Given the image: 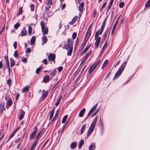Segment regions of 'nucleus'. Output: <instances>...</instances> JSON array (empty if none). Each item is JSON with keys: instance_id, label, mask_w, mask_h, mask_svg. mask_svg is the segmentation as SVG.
Masks as SVG:
<instances>
[{"instance_id": "obj_1", "label": "nucleus", "mask_w": 150, "mask_h": 150, "mask_svg": "<svg viewBox=\"0 0 150 150\" xmlns=\"http://www.w3.org/2000/svg\"><path fill=\"white\" fill-rule=\"evenodd\" d=\"M97 117L96 116V117L91 124L87 134V136L88 137L91 134L94 129L98 119Z\"/></svg>"}, {"instance_id": "obj_2", "label": "nucleus", "mask_w": 150, "mask_h": 150, "mask_svg": "<svg viewBox=\"0 0 150 150\" xmlns=\"http://www.w3.org/2000/svg\"><path fill=\"white\" fill-rule=\"evenodd\" d=\"M126 64L127 62H125L122 64L119 70L115 74L113 79V80L116 79L121 75L122 72L124 69Z\"/></svg>"}, {"instance_id": "obj_3", "label": "nucleus", "mask_w": 150, "mask_h": 150, "mask_svg": "<svg viewBox=\"0 0 150 150\" xmlns=\"http://www.w3.org/2000/svg\"><path fill=\"white\" fill-rule=\"evenodd\" d=\"M126 64L127 62H125L122 64L119 70L115 74L113 79V80L116 79L121 75L122 72L124 69Z\"/></svg>"}, {"instance_id": "obj_4", "label": "nucleus", "mask_w": 150, "mask_h": 150, "mask_svg": "<svg viewBox=\"0 0 150 150\" xmlns=\"http://www.w3.org/2000/svg\"><path fill=\"white\" fill-rule=\"evenodd\" d=\"M99 30L96 32L95 35V39H96V41L95 43V48H98L100 43L101 39V37H98Z\"/></svg>"}, {"instance_id": "obj_5", "label": "nucleus", "mask_w": 150, "mask_h": 150, "mask_svg": "<svg viewBox=\"0 0 150 150\" xmlns=\"http://www.w3.org/2000/svg\"><path fill=\"white\" fill-rule=\"evenodd\" d=\"M42 32L43 35H47L48 32V29L47 27L45 26V24L42 21L40 22Z\"/></svg>"}, {"instance_id": "obj_6", "label": "nucleus", "mask_w": 150, "mask_h": 150, "mask_svg": "<svg viewBox=\"0 0 150 150\" xmlns=\"http://www.w3.org/2000/svg\"><path fill=\"white\" fill-rule=\"evenodd\" d=\"M55 58V54L54 53H51L50 54L48 57V58L49 61H54Z\"/></svg>"}, {"instance_id": "obj_7", "label": "nucleus", "mask_w": 150, "mask_h": 150, "mask_svg": "<svg viewBox=\"0 0 150 150\" xmlns=\"http://www.w3.org/2000/svg\"><path fill=\"white\" fill-rule=\"evenodd\" d=\"M120 18V16L118 17V18L117 19L114 25L113 26L112 29V32H111V35H112L114 33L115 29L116 28V27L117 26V25Z\"/></svg>"}, {"instance_id": "obj_8", "label": "nucleus", "mask_w": 150, "mask_h": 150, "mask_svg": "<svg viewBox=\"0 0 150 150\" xmlns=\"http://www.w3.org/2000/svg\"><path fill=\"white\" fill-rule=\"evenodd\" d=\"M37 130V128L36 127H35L34 128L33 132L31 133V134L30 136V139L32 140L34 138L35 135L36 134Z\"/></svg>"}, {"instance_id": "obj_9", "label": "nucleus", "mask_w": 150, "mask_h": 150, "mask_svg": "<svg viewBox=\"0 0 150 150\" xmlns=\"http://www.w3.org/2000/svg\"><path fill=\"white\" fill-rule=\"evenodd\" d=\"M106 24V19H105V20L103 21V22L102 24V25L101 26V28L100 29V32L99 33V34L100 35H101L102 33V32L104 30V28L105 26V25Z\"/></svg>"}, {"instance_id": "obj_10", "label": "nucleus", "mask_w": 150, "mask_h": 150, "mask_svg": "<svg viewBox=\"0 0 150 150\" xmlns=\"http://www.w3.org/2000/svg\"><path fill=\"white\" fill-rule=\"evenodd\" d=\"M106 24V19H105V20L103 21V22L102 24V25L101 26V28L100 29V32L99 33V34L100 35H101L102 33V32L104 30V28L105 26V25Z\"/></svg>"}, {"instance_id": "obj_11", "label": "nucleus", "mask_w": 150, "mask_h": 150, "mask_svg": "<svg viewBox=\"0 0 150 150\" xmlns=\"http://www.w3.org/2000/svg\"><path fill=\"white\" fill-rule=\"evenodd\" d=\"M13 102L11 99L9 98L6 102V108L8 109L9 107L12 104Z\"/></svg>"}, {"instance_id": "obj_12", "label": "nucleus", "mask_w": 150, "mask_h": 150, "mask_svg": "<svg viewBox=\"0 0 150 150\" xmlns=\"http://www.w3.org/2000/svg\"><path fill=\"white\" fill-rule=\"evenodd\" d=\"M93 64L90 67L88 70V74L90 75L91 73L94 70L96 67Z\"/></svg>"}, {"instance_id": "obj_13", "label": "nucleus", "mask_w": 150, "mask_h": 150, "mask_svg": "<svg viewBox=\"0 0 150 150\" xmlns=\"http://www.w3.org/2000/svg\"><path fill=\"white\" fill-rule=\"evenodd\" d=\"M97 106V104H96L92 108L88 113L87 117H88L96 109Z\"/></svg>"}, {"instance_id": "obj_14", "label": "nucleus", "mask_w": 150, "mask_h": 150, "mask_svg": "<svg viewBox=\"0 0 150 150\" xmlns=\"http://www.w3.org/2000/svg\"><path fill=\"white\" fill-rule=\"evenodd\" d=\"M59 109H58L57 110V111L56 112L55 114V115L54 116V117L52 119L51 122L49 123L48 124V126H50V125H51L52 124V122H53L55 120L56 118V117L57 116V115H58V113L59 112Z\"/></svg>"}, {"instance_id": "obj_15", "label": "nucleus", "mask_w": 150, "mask_h": 150, "mask_svg": "<svg viewBox=\"0 0 150 150\" xmlns=\"http://www.w3.org/2000/svg\"><path fill=\"white\" fill-rule=\"evenodd\" d=\"M42 40L43 41L42 43V45L46 43L47 41V38L46 36L45 35H43V36L42 37Z\"/></svg>"}, {"instance_id": "obj_16", "label": "nucleus", "mask_w": 150, "mask_h": 150, "mask_svg": "<svg viewBox=\"0 0 150 150\" xmlns=\"http://www.w3.org/2000/svg\"><path fill=\"white\" fill-rule=\"evenodd\" d=\"M77 143L76 142H73L70 145V147L71 149H75Z\"/></svg>"}, {"instance_id": "obj_17", "label": "nucleus", "mask_w": 150, "mask_h": 150, "mask_svg": "<svg viewBox=\"0 0 150 150\" xmlns=\"http://www.w3.org/2000/svg\"><path fill=\"white\" fill-rule=\"evenodd\" d=\"M86 109L84 108H83L80 112L79 116V117H81L83 116L84 113L85 112Z\"/></svg>"}, {"instance_id": "obj_18", "label": "nucleus", "mask_w": 150, "mask_h": 150, "mask_svg": "<svg viewBox=\"0 0 150 150\" xmlns=\"http://www.w3.org/2000/svg\"><path fill=\"white\" fill-rule=\"evenodd\" d=\"M84 4L83 2H82L80 4L79 7V11L81 12L82 11L84 7Z\"/></svg>"}, {"instance_id": "obj_19", "label": "nucleus", "mask_w": 150, "mask_h": 150, "mask_svg": "<svg viewBox=\"0 0 150 150\" xmlns=\"http://www.w3.org/2000/svg\"><path fill=\"white\" fill-rule=\"evenodd\" d=\"M25 112L21 110V113L20 114L19 117L20 120H21L23 118L25 114Z\"/></svg>"}, {"instance_id": "obj_20", "label": "nucleus", "mask_w": 150, "mask_h": 150, "mask_svg": "<svg viewBox=\"0 0 150 150\" xmlns=\"http://www.w3.org/2000/svg\"><path fill=\"white\" fill-rule=\"evenodd\" d=\"M30 87V86H26L25 87L23 88L22 92V93H25L27 92L28 91Z\"/></svg>"}, {"instance_id": "obj_21", "label": "nucleus", "mask_w": 150, "mask_h": 150, "mask_svg": "<svg viewBox=\"0 0 150 150\" xmlns=\"http://www.w3.org/2000/svg\"><path fill=\"white\" fill-rule=\"evenodd\" d=\"M50 80V79L49 76H46L44 77L42 81H43L45 83H47L49 82Z\"/></svg>"}, {"instance_id": "obj_22", "label": "nucleus", "mask_w": 150, "mask_h": 150, "mask_svg": "<svg viewBox=\"0 0 150 150\" xmlns=\"http://www.w3.org/2000/svg\"><path fill=\"white\" fill-rule=\"evenodd\" d=\"M77 16H75L73 17L72 19V20L69 23L70 25H72L77 20Z\"/></svg>"}, {"instance_id": "obj_23", "label": "nucleus", "mask_w": 150, "mask_h": 150, "mask_svg": "<svg viewBox=\"0 0 150 150\" xmlns=\"http://www.w3.org/2000/svg\"><path fill=\"white\" fill-rule=\"evenodd\" d=\"M27 34V31L25 28H23L21 31V36L22 37L25 35Z\"/></svg>"}, {"instance_id": "obj_24", "label": "nucleus", "mask_w": 150, "mask_h": 150, "mask_svg": "<svg viewBox=\"0 0 150 150\" xmlns=\"http://www.w3.org/2000/svg\"><path fill=\"white\" fill-rule=\"evenodd\" d=\"M18 130V129H15V130H14V131H13V132H12V134H11V135L10 136V137H9V139H8V140L6 142H8L9 140L11 139V138L12 137H13V136H14V135H15L16 132H17V130Z\"/></svg>"}, {"instance_id": "obj_25", "label": "nucleus", "mask_w": 150, "mask_h": 150, "mask_svg": "<svg viewBox=\"0 0 150 150\" xmlns=\"http://www.w3.org/2000/svg\"><path fill=\"white\" fill-rule=\"evenodd\" d=\"M96 146L95 144H91L89 146V150H95Z\"/></svg>"}, {"instance_id": "obj_26", "label": "nucleus", "mask_w": 150, "mask_h": 150, "mask_svg": "<svg viewBox=\"0 0 150 150\" xmlns=\"http://www.w3.org/2000/svg\"><path fill=\"white\" fill-rule=\"evenodd\" d=\"M84 144V140L81 139L79 142L78 148L80 149Z\"/></svg>"}, {"instance_id": "obj_27", "label": "nucleus", "mask_w": 150, "mask_h": 150, "mask_svg": "<svg viewBox=\"0 0 150 150\" xmlns=\"http://www.w3.org/2000/svg\"><path fill=\"white\" fill-rule=\"evenodd\" d=\"M108 62L109 61L108 59H107L105 61L102 67V69H103L108 64Z\"/></svg>"}, {"instance_id": "obj_28", "label": "nucleus", "mask_w": 150, "mask_h": 150, "mask_svg": "<svg viewBox=\"0 0 150 150\" xmlns=\"http://www.w3.org/2000/svg\"><path fill=\"white\" fill-rule=\"evenodd\" d=\"M43 132V130H41L37 134L36 136V141H38L40 138V136L41 134Z\"/></svg>"}, {"instance_id": "obj_29", "label": "nucleus", "mask_w": 150, "mask_h": 150, "mask_svg": "<svg viewBox=\"0 0 150 150\" xmlns=\"http://www.w3.org/2000/svg\"><path fill=\"white\" fill-rule=\"evenodd\" d=\"M71 47L73 48V46L69 44H67L64 45V47H63V48H65L66 50H68L69 49H70V48H71Z\"/></svg>"}, {"instance_id": "obj_30", "label": "nucleus", "mask_w": 150, "mask_h": 150, "mask_svg": "<svg viewBox=\"0 0 150 150\" xmlns=\"http://www.w3.org/2000/svg\"><path fill=\"white\" fill-rule=\"evenodd\" d=\"M108 33V29L105 32V33L103 34V36L102 39L103 38L104 39V40H105V39L107 36Z\"/></svg>"}, {"instance_id": "obj_31", "label": "nucleus", "mask_w": 150, "mask_h": 150, "mask_svg": "<svg viewBox=\"0 0 150 150\" xmlns=\"http://www.w3.org/2000/svg\"><path fill=\"white\" fill-rule=\"evenodd\" d=\"M67 44L73 46V40H71V39L68 38L67 41Z\"/></svg>"}, {"instance_id": "obj_32", "label": "nucleus", "mask_w": 150, "mask_h": 150, "mask_svg": "<svg viewBox=\"0 0 150 150\" xmlns=\"http://www.w3.org/2000/svg\"><path fill=\"white\" fill-rule=\"evenodd\" d=\"M4 105H5V103H1L0 104V109L1 110V112H2V111L4 110H5V109L4 108Z\"/></svg>"}, {"instance_id": "obj_33", "label": "nucleus", "mask_w": 150, "mask_h": 150, "mask_svg": "<svg viewBox=\"0 0 150 150\" xmlns=\"http://www.w3.org/2000/svg\"><path fill=\"white\" fill-rule=\"evenodd\" d=\"M35 38L34 36H33L30 40V44L31 45L33 44L35 42Z\"/></svg>"}, {"instance_id": "obj_34", "label": "nucleus", "mask_w": 150, "mask_h": 150, "mask_svg": "<svg viewBox=\"0 0 150 150\" xmlns=\"http://www.w3.org/2000/svg\"><path fill=\"white\" fill-rule=\"evenodd\" d=\"M54 109H52V110L51 111L50 113V117H49V120H50L51 119H52V117L53 116L54 113Z\"/></svg>"}, {"instance_id": "obj_35", "label": "nucleus", "mask_w": 150, "mask_h": 150, "mask_svg": "<svg viewBox=\"0 0 150 150\" xmlns=\"http://www.w3.org/2000/svg\"><path fill=\"white\" fill-rule=\"evenodd\" d=\"M86 127V124H84L81 127V134L82 133H83V132H84V131L85 129V128Z\"/></svg>"}, {"instance_id": "obj_36", "label": "nucleus", "mask_w": 150, "mask_h": 150, "mask_svg": "<svg viewBox=\"0 0 150 150\" xmlns=\"http://www.w3.org/2000/svg\"><path fill=\"white\" fill-rule=\"evenodd\" d=\"M10 60L11 61L10 66L11 67H13L15 65V62L13 58H10Z\"/></svg>"}, {"instance_id": "obj_37", "label": "nucleus", "mask_w": 150, "mask_h": 150, "mask_svg": "<svg viewBox=\"0 0 150 150\" xmlns=\"http://www.w3.org/2000/svg\"><path fill=\"white\" fill-rule=\"evenodd\" d=\"M73 48L72 47L70 48L69 50L68 51L67 53V55L68 56H71Z\"/></svg>"}, {"instance_id": "obj_38", "label": "nucleus", "mask_w": 150, "mask_h": 150, "mask_svg": "<svg viewBox=\"0 0 150 150\" xmlns=\"http://www.w3.org/2000/svg\"><path fill=\"white\" fill-rule=\"evenodd\" d=\"M67 117H68L67 115H65L64 117L63 118V119H62V123H64L67 120Z\"/></svg>"}, {"instance_id": "obj_39", "label": "nucleus", "mask_w": 150, "mask_h": 150, "mask_svg": "<svg viewBox=\"0 0 150 150\" xmlns=\"http://www.w3.org/2000/svg\"><path fill=\"white\" fill-rule=\"evenodd\" d=\"M32 27L30 25H29L28 26V33L29 35H30L32 34Z\"/></svg>"}, {"instance_id": "obj_40", "label": "nucleus", "mask_w": 150, "mask_h": 150, "mask_svg": "<svg viewBox=\"0 0 150 150\" xmlns=\"http://www.w3.org/2000/svg\"><path fill=\"white\" fill-rule=\"evenodd\" d=\"M90 45H91V44L89 45L88 46L86 47L84 49L83 51V52H82V53H83V54L84 53L88 50V49H89V48L90 46Z\"/></svg>"}, {"instance_id": "obj_41", "label": "nucleus", "mask_w": 150, "mask_h": 150, "mask_svg": "<svg viewBox=\"0 0 150 150\" xmlns=\"http://www.w3.org/2000/svg\"><path fill=\"white\" fill-rule=\"evenodd\" d=\"M145 6L146 7H150V0H148L145 4Z\"/></svg>"}, {"instance_id": "obj_42", "label": "nucleus", "mask_w": 150, "mask_h": 150, "mask_svg": "<svg viewBox=\"0 0 150 150\" xmlns=\"http://www.w3.org/2000/svg\"><path fill=\"white\" fill-rule=\"evenodd\" d=\"M62 98V96H61L59 98V99H58V100L57 102L55 104V105L56 106H57L59 103L61 99Z\"/></svg>"}, {"instance_id": "obj_43", "label": "nucleus", "mask_w": 150, "mask_h": 150, "mask_svg": "<svg viewBox=\"0 0 150 150\" xmlns=\"http://www.w3.org/2000/svg\"><path fill=\"white\" fill-rule=\"evenodd\" d=\"M108 40H107L105 42V43L104 46L103 47L102 49V50H104L106 49L107 46H108V44L107 43V42H108Z\"/></svg>"}, {"instance_id": "obj_44", "label": "nucleus", "mask_w": 150, "mask_h": 150, "mask_svg": "<svg viewBox=\"0 0 150 150\" xmlns=\"http://www.w3.org/2000/svg\"><path fill=\"white\" fill-rule=\"evenodd\" d=\"M57 72V70H54L52 71V72L51 73V74H50L51 76L52 77L54 76V75H55V74H56Z\"/></svg>"}, {"instance_id": "obj_45", "label": "nucleus", "mask_w": 150, "mask_h": 150, "mask_svg": "<svg viewBox=\"0 0 150 150\" xmlns=\"http://www.w3.org/2000/svg\"><path fill=\"white\" fill-rule=\"evenodd\" d=\"M48 94V92L46 91L45 92L42 96V98L43 99H45L46 97L47 96Z\"/></svg>"}, {"instance_id": "obj_46", "label": "nucleus", "mask_w": 150, "mask_h": 150, "mask_svg": "<svg viewBox=\"0 0 150 150\" xmlns=\"http://www.w3.org/2000/svg\"><path fill=\"white\" fill-rule=\"evenodd\" d=\"M77 36V33L76 32H74L72 35V38L73 40L75 39Z\"/></svg>"}, {"instance_id": "obj_47", "label": "nucleus", "mask_w": 150, "mask_h": 150, "mask_svg": "<svg viewBox=\"0 0 150 150\" xmlns=\"http://www.w3.org/2000/svg\"><path fill=\"white\" fill-rule=\"evenodd\" d=\"M37 142V141H35L34 142L33 144L31 147L30 149V150H33V149L35 147V146L36 145V143Z\"/></svg>"}, {"instance_id": "obj_48", "label": "nucleus", "mask_w": 150, "mask_h": 150, "mask_svg": "<svg viewBox=\"0 0 150 150\" xmlns=\"http://www.w3.org/2000/svg\"><path fill=\"white\" fill-rule=\"evenodd\" d=\"M7 84L10 86L11 85V81L10 79H8L7 81Z\"/></svg>"}, {"instance_id": "obj_49", "label": "nucleus", "mask_w": 150, "mask_h": 150, "mask_svg": "<svg viewBox=\"0 0 150 150\" xmlns=\"http://www.w3.org/2000/svg\"><path fill=\"white\" fill-rule=\"evenodd\" d=\"M14 56L16 58H17L18 56V52L17 50L15 51L13 54Z\"/></svg>"}, {"instance_id": "obj_50", "label": "nucleus", "mask_w": 150, "mask_h": 150, "mask_svg": "<svg viewBox=\"0 0 150 150\" xmlns=\"http://www.w3.org/2000/svg\"><path fill=\"white\" fill-rule=\"evenodd\" d=\"M124 3L123 2H121L119 4V7L122 8H123V7L124 6Z\"/></svg>"}, {"instance_id": "obj_51", "label": "nucleus", "mask_w": 150, "mask_h": 150, "mask_svg": "<svg viewBox=\"0 0 150 150\" xmlns=\"http://www.w3.org/2000/svg\"><path fill=\"white\" fill-rule=\"evenodd\" d=\"M41 67L40 66L36 69V73L37 74H38L39 73L40 71V70L41 69Z\"/></svg>"}, {"instance_id": "obj_52", "label": "nucleus", "mask_w": 150, "mask_h": 150, "mask_svg": "<svg viewBox=\"0 0 150 150\" xmlns=\"http://www.w3.org/2000/svg\"><path fill=\"white\" fill-rule=\"evenodd\" d=\"M20 26V24L19 23H16L14 25V28L16 29H17Z\"/></svg>"}, {"instance_id": "obj_53", "label": "nucleus", "mask_w": 150, "mask_h": 150, "mask_svg": "<svg viewBox=\"0 0 150 150\" xmlns=\"http://www.w3.org/2000/svg\"><path fill=\"white\" fill-rule=\"evenodd\" d=\"M67 123H65L64 125L62 127V129H61V133H62V132H63V131L64 130V129L67 125Z\"/></svg>"}, {"instance_id": "obj_54", "label": "nucleus", "mask_w": 150, "mask_h": 150, "mask_svg": "<svg viewBox=\"0 0 150 150\" xmlns=\"http://www.w3.org/2000/svg\"><path fill=\"white\" fill-rule=\"evenodd\" d=\"M30 7L31 11H34L35 8V5L34 4H32L30 6Z\"/></svg>"}, {"instance_id": "obj_55", "label": "nucleus", "mask_w": 150, "mask_h": 150, "mask_svg": "<svg viewBox=\"0 0 150 150\" xmlns=\"http://www.w3.org/2000/svg\"><path fill=\"white\" fill-rule=\"evenodd\" d=\"M42 62H43L45 65H47V59H44L42 61Z\"/></svg>"}, {"instance_id": "obj_56", "label": "nucleus", "mask_w": 150, "mask_h": 150, "mask_svg": "<svg viewBox=\"0 0 150 150\" xmlns=\"http://www.w3.org/2000/svg\"><path fill=\"white\" fill-rule=\"evenodd\" d=\"M63 69V67L62 66H60L58 68V72L59 73Z\"/></svg>"}, {"instance_id": "obj_57", "label": "nucleus", "mask_w": 150, "mask_h": 150, "mask_svg": "<svg viewBox=\"0 0 150 150\" xmlns=\"http://www.w3.org/2000/svg\"><path fill=\"white\" fill-rule=\"evenodd\" d=\"M5 57V59L6 60V65H9V61H8V57Z\"/></svg>"}, {"instance_id": "obj_58", "label": "nucleus", "mask_w": 150, "mask_h": 150, "mask_svg": "<svg viewBox=\"0 0 150 150\" xmlns=\"http://www.w3.org/2000/svg\"><path fill=\"white\" fill-rule=\"evenodd\" d=\"M19 14H21L23 12L22 7H21L19 8L18 10Z\"/></svg>"}, {"instance_id": "obj_59", "label": "nucleus", "mask_w": 150, "mask_h": 150, "mask_svg": "<svg viewBox=\"0 0 150 150\" xmlns=\"http://www.w3.org/2000/svg\"><path fill=\"white\" fill-rule=\"evenodd\" d=\"M31 52V49L30 48H27L26 50V53H30V52Z\"/></svg>"}, {"instance_id": "obj_60", "label": "nucleus", "mask_w": 150, "mask_h": 150, "mask_svg": "<svg viewBox=\"0 0 150 150\" xmlns=\"http://www.w3.org/2000/svg\"><path fill=\"white\" fill-rule=\"evenodd\" d=\"M112 4L110 3L109 5L107 8V12L110 9Z\"/></svg>"}, {"instance_id": "obj_61", "label": "nucleus", "mask_w": 150, "mask_h": 150, "mask_svg": "<svg viewBox=\"0 0 150 150\" xmlns=\"http://www.w3.org/2000/svg\"><path fill=\"white\" fill-rule=\"evenodd\" d=\"M13 46L14 49H16L17 47V43L16 41H15L14 42Z\"/></svg>"}, {"instance_id": "obj_62", "label": "nucleus", "mask_w": 150, "mask_h": 150, "mask_svg": "<svg viewBox=\"0 0 150 150\" xmlns=\"http://www.w3.org/2000/svg\"><path fill=\"white\" fill-rule=\"evenodd\" d=\"M21 60L24 63H26L27 62V59L26 58H23Z\"/></svg>"}, {"instance_id": "obj_63", "label": "nucleus", "mask_w": 150, "mask_h": 150, "mask_svg": "<svg viewBox=\"0 0 150 150\" xmlns=\"http://www.w3.org/2000/svg\"><path fill=\"white\" fill-rule=\"evenodd\" d=\"M100 62V60H99L97 62L93 64L94 65H95L96 67L98 65V64H99Z\"/></svg>"}, {"instance_id": "obj_64", "label": "nucleus", "mask_w": 150, "mask_h": 150, "mask_svg": "<svg viewBox=\"0 0 150 150\" xmlns=\"http://www.w3.org/2000/svg\"><path fill=\"white\" fill-rule=\"evenodd\" d=\"M107 4V2L106 1L104 2L103 5H102V6H101L102 8H104L106 6Z\"/></svg>"}]
</instances>
